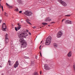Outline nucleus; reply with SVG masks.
I'll return each mask as SVG.
<instances>
[{"label": "nucleus", "instance_id": "obj_16", "mask_svg": "<svg viewBox=\"0 0 75 75\" xmlns=\"http://www.w3.org/2000/svg\"><path fill=\"white\" fill-rule=\"evenodd\" d=\"M42 24H43V25H47L48 23H46L43 22L42 23Z\"/></svg>", "mask_w": 75, "mask_h": 75}, {"label": "nucleus", "instance_id": "obj_4", "mask_svg": "<svg viewBox=\"0 0 75 75\" xmlns=\"http://www.w3.org/2000/svg\"><path fill=\"white\" fill-rule=\"evenodd\" d=\"M8 34H6L5 35V44L6 45H7V44H8V41H9V40H8Z\"/></svg>", "mask_w": 75, "mask_h": 75}, {"label": "nucleus", "instance_id": "obj_8", "mask_svg": "<svg viewBox=\"0 0 75 75\" xmlns=\"http://www.w3.org/2000/svg\"><path fill=\"white\" fill-rule=\"evenodd\" d=\"M51 21V19L50 18V17H47L45 19V22L47 21Z\"/></svg>", "mask_w": 75, "mask_h": 75}, {"label": "nucleus", "instance_id": "obj_42", "mask_svg": "<svg viewBox=\"0 0 75 75\" xmlns=\"http://www.w3.org/2000/svg\"><path fill=\"white\" fill-rule=\"evenodd\" d=\"M42 41H41L40 43V44H41V43H42Z\"/></svg>", "mask_w": 75, "mask_h": 75}, {"label": "nucleus", "instance_id": "obj_32", "mask_svg": "<svg viewBox=\"0 0 75 75\" xmlns=\"http://www.w3.org/2000/svg\"><path fill=\"white\" fill-rule=\"evenodd\" d=\"M33 28L34 29V28H36V27H35V26H34L33 27Z\"/></svg>", "mask_w": 75, "mask_h": 75}, {"label": "nucleus", "instance_id": "obj_35", "mask_svg": "<svg viewBox=\"0 0 75 75\" xmlns=\"http://www.w3.org/2000/svg\"><path fill=\"white\" fill-rule=\"evenodd\" d=\"M55 23V22H51V24H53V23Z\"/></svg>", "mask_w": 75, "mask_h": 75}, {"label": "nucleus", "instance_id": "obj_44", "mask_svg": "<svg viewBox=\"0 0 75 75\" xmlns=\"http://www.w3.org/2000/svg\"><path fill=\"white\" fill-rule=\"evenodd\" d=\"M48 26H49V27H50V25H48Z\"/></svg>", "mask_w": 75, "mask_h": 75}, {"label": "nucleus", "instance_id": "obj_18", "mask_svg": "<svg viewBox=\"0 0 75 75\" xmlns=\"http://www.w3.org/2000/svg\"><path fill=\"white\" fill-rule=\"evenodd\" d=\"M69 21V20H67L65 21V23L66 24H68V22Z\"/></svg>", "mask_w": 75, "mask_h": 75}, {"label": "nucleus", "instance_id": "obj_2", "mask_svg": "<svg viewBox=\"0 0 75 75\" xmlns=\"http://www.w3.org/2000/svg\"><path fill=\"white\" fill-rule=\"evenodd\" d=\"M51 37L49 36L47 37L45 43V45H50L51 44Z\"/></svg>", "mask_w": 75, "mask_h": 75}, {"label": "nucleus", "instance_id": "obj_23", "mask_svg": "<svg viewBox=\"0 0 75 75\" xmlns=\"http://www.w3.org/2000/svg\"><path fill=\"white\" fill-rule=\"evenodd\" d=\"M8 7H9V8H13V7H12V6H10V5L8 6Z\"/></svg>", "mask_w": 75, "mask_h": 75}, {"label": "nucleus", "instance_id": "obj_11", "mask_svg": "<svg viewBox=\"0 0 75 75\" xmlns=\"http://www.w3.org/2000/svg\"><path fill=\"white\" fill-rule=\"evenodd\" d=\"M7 28V26L6 25L5 23H4L2 25V28Z\"/></svg>", "mask_w": 75, "mask_h": 75}, {"label": "nucleus", "instance_id": "obj_17", "mask_svg": "<svg viewBox=\"0 0 75 75\" xmlns=\"http://www.w3.org/2000/svg\"><path fill=\"white\" fill-rule=\"evenodd\" d=\"M18 29L20 30L21 28V26H18L17 27Z\"/></svg>", "mask_w": 75, "mask_h": 75}, {"label": "nucleus", "instance_id": "obj_26", "mask_svg": "<svg viewBox=\"0 0 75 75\" xmlns=\"http://www.w3.org/2000/svg\"><path fill=\"white\" fill-rule=\"evenodd\" d=\"M15 11H18V8H16L15 9Z\"/></svg>", "mask_w": 75, "mask_h": 75}, {"label": "nucleus", "instance_id": "obj_41", "mask_svg": "<svg viewBox=\"0 0 75 75\" xmlns=\"http://www.w3.org/2000/svg\"><path fill=\"white\" fill-rule=\"evenodd\" d=\"M42 74V72H41V71L40 72V74Z\"/></svg>", "mask_w": 75, "mask_h": 75}, {"label": "nucleus", "instance_id": "obj_10", "mask_svg": "<svg viewBox=\"0 0 75 75\" xmlns=\"http://www.w3.org/2000/svg\"><path fill=\"white\" fill-rule=\"evenodd\" d=\"M44 67H45V69H49V67H48V65H47V64H45L44 65Z\"/></svg>", "mask_w": 75, "mask_h": 75}, {"label": "nucleus", "instance_id": "obj_27", "mask_svg": "<svg viewBox=\"0 0 75 75\" xmlns=\"http://www.w3.org/2000/svg\"><path fill=\"white\" fill-rule=\"evenodd\" d=\"M40 55L41 57H42V55H41V52H40Z\"/></svg>", "mask_w": 75, "mask_h": 75}, {"label": "nucleus", "instance_id": "obj_30", "mask_svg": "<svg viewBox=\"0 0 75 75\" xmlns=\"http://www.w3.org/2000/svg\"><path fill=\"white\" fill-rule=\"evenodd\" d=\"M28 34H29V35H31V33H30V32L28 33Z\"/></svg>", "mask_w": 75, "mask_h": 75}, {"label": "nucleus", "instance_id": "obj_31", "mask_svg": "<svg viewBox=\"0 0 75 75\" xmlns=\"http://www.w3.org/2000/svg\"><path fill=\"white\" fill-rule=\"evenodd\" d=\"M65 19H64L63 20H62V22L64 21V20H65Z\"/></svg>", "mask_w": 75, "mask_h": 75}, {"label": "nucleus", "instance_id": "obj_38", "mask_svg": "<svg viewBox=\"0 0 75 75\" xmlns=\"http://www.w3.org/2000/svg\"><path fill=\"white\" fill-rule=\"evenodd\" d=\"M1 21H1V20H0V23H1Z\"/></svg>", "mask_w": 75, "mask_h": 75}, {"label": "nucleus", "instance_id": "obj_13", "mask_svg": "<svg viewBox=\"0 0 75 75\" xmlns=\"http://www.w3.org/2000/svg\"><path fill=\"white\" fill-rule=\"evenodd\" d=\"M8 64L10 66L12 65V64L11 63V61L9 60L8 63Z\"/></svg>", "mask_w": 75, "mask_h": 75}, {"label": "nucleus", "instance_id": "obj_34", "mask_svg": "<svg viewBox=\"0 0 75 75\" xmlns=\"http://www.w3.org/2000/svg\"><path fill=\"white\" fill-rule=\"evenodd\" d=\"M26 30L27 32V33H28V30H27V29H26Z\"/></svg>", "mask_w": 75, "mask_h": 75}, {"label": "nucleus", "instance_id": "obj_40", "mask_svg": "<svg viewBox=\"0 0 75 75\" xmlns=\"http://www.w3.org/2000/svg\"><path fill=\"white\" fill-rule=\"evenodd\" d=\"M0 68H2V66H1L0 65Z\"/></svg>", "mask_w": 75, "mask_h": 75}, {"label": "nucleus", "instance_id": "obj_3", "mask_svg": "<svg viewBox=\"0 0 75 75\" xmlns=\"http://www.w3.org/2000/svg\"><path fill=\"white\" fill-rule=\"evenodd\" d=\"M24 14L27 16H30L33 14V13L30 11H26L24 12Z\"/></svg>", "mask_w": 75, "mask_h": 75}, {"label": "nucleus", "instance_id": "obj_39", "mask_svg": "<svg viewBox=\"0 0 75 75\" xmlns=\"http://www.w3.org/2000/svg\"><path fill=\"white\" fill-rule=\"evenodd\" d=\"M41 45H40V46L39 48H40V50H41Z\"/></svg>", "mask_w": 75, "mask_h": 75}, {"label": "nucleus", "instance_id": "obj_5", "mask_svg": "<svg viewBox=\"0 0 75 75\" xmlns=\"http://www.w3.org/2000/svg\"><path fill=\"white\" fill-rule=\"evenodd\" d=\"M58 1L60 3L62 4V5H63V6H64V7H66V6H67V4H66V3H65L64 1H62V0H58Z\"/></svg>", "mask_w": 75, "mask_h": 75}, {"label": "nucleus", "instance_id": "obj_19", "mask_svg": "<svg viewBox=\"0 0 75 75\" xmlns=\"http://www.w3.org/2000/svg\"><path fill=\"white\" fill-rule=\"evenodd\" d=\"M68 24H72V22H71V21H69V22L68 23Z\"/></svg>", "mask_w": 75, "mask_h": 75}, {"label": "nucleus", "instance_id": "obj_21", "mask_svg": "<svg viewBox=\"0 0 75 75\" xmlns=\"http://www.w3.org/2000/svg\"><path fill=\"white\" fill-rule=\"evenodd\" d=\"M26 22L27 23H28V24H31V23H30V22H29V21H28L26 20Z\"/></svg>", "mask_w": 75, "mask_h": 75}, {"label": "nucleus", "instance_id": "obj_45", "mask_svg": "<svg viewBox=\"0 0 75 75\" xmlns=\"http://www.w3.org/2000/svg\"><path fill=\"white\" fill-rule=\"evenodd\" d=\"M0 6H1V4H0Z\"/></svg>", "mask_w": 75, "mask_h": 75}, {"label": "nucleus", "instance_id": "obj_43", "mask_svg": "<svg viewBox=\"0 0 75 75\" xmlns=\"http://www.w3.org/2000/svg\"><path fill=\"white\" fill-rule=\"evenodd\" d=\"M2 9V10L3 11V10H4L3 9Z\"/></svg>", "mask_w": 75, "mask_h": 75}, {"label": "nucleus", "instance_id": "obj_20", "mask_svg": "<svg viewBox=\"0 0 75 75\" xmlns=\"http://www.w3.org/2000/svg\"><path fill=\"white\" fill-rule=\"evenodd\" d=\"M73 67V69H74V72H75V65H74Z\"/></svg>", "mask_w": 75, "mask_h": 75}, {"label": "nucleus", "instance_id": "obj_6", "mask_svg": "<svg viewBox=\"0 0 75 75\" xmlns=\"http://www.w3.org/2000/svg\"><path fill=\"white\" fill-rule=\"evenodd\" d=\"M63 33L61 31H59L57 34V37L58 38H60L62 35Z\"/></svg>", "mask_w": 75, "mask_h": 75}, {"label": "nucleus", "instance_id": "obj_25", "mask_svg": "<svg viewBox=\"0 0 75 75\" xmlns=\"http://www.w3.org/2000/svg\"><path fill=\"white\" fill-rule=\"evenodd\" d=\"M15 28L16 31H17L18 30H17V27H16Z\"/></svg>", "mask_w": 75, "mask_h": 75}, {"label": "nucleus", "instance_id": "obj_9", "mask_svg": "<svg viewBox=\"0 0 75 75\" xmlns=\"http://www.w3.org/2000/svg\"><path fill=\"white\" fill-rule=\"evenodd\" d=\"M72 55V52L71 51H70L67 54V56L68 57H70Z\"/></svg>", "mask_w": 75, "mask_h": 75}, {"label": "nucleus", "instance_id": "obj_33", "mask_svg": "<svg viewBox=\"0 0 75 75\" xmlns=\"http://www.w3.org/2000/svg\"><path fill=\"white\" fill-rule=\"evenodd\" d=\"M18 26H21V25H20L19 23H18Z\"/></svg>", "mask_w": 75, "mask_h": 75}, {"label": "nucleus", "instance_id": "obj_22", "mask_svg": "<svg viewBox=\"0 0 75 75\" xmlns=\"http://www.w3.org/2000/svg\"><path fill=\"white\" fill-rule=\"evenodd\" d=\"M67 16V17H69L71 16V15L70 14H68V15H67L65 16Z\"/></svg>", "mask_w": 75, "mask_h": 75}, {"label": "nucleus", "instance_id": "obj_14", "mask_svg": "<svg viewBox=\"0 0 75 75\" xmlns=\"http://www.w3.org/2000/svg\"><path fill=\"white\" fill-rule=\"evenodd\" d=\"M53 45L54 47H57V46H58V45H57V43H54L53 44Z\"/></svg>", "mask_w": 75, "mask_h": 75}, {"label": "nucleus", "instance_id": "obj_7", "mask_svg": "<svg viewBox=\"0 0 75 75\" xmlns=\"http://www.w3.org/2000/svg\"><path fill=\"white\" fill-rule=\"evenodd\" d=\"M19 64L18 62V61H16L14 65V67L15 68H16L18 67V65Z\"/></svg>", "mask_w": 75, "mask_h": 75}, {"label": "nucleus", "instance_id": "obj_46", "mask_svg": "<svg viewBox=\"0 0 75 75\" xmlns=\"http://www.w3.org/2000/svg\"><path fill=\"white\" fill-rule=\"evenodd\" d=\"M0 8H1V6H0Z\"/></svg>", "mask_w": 75, "mask_h": 75}, {"label": "nucleus", "instance_id": "obj_1", "mask_svg": "<svg viewBox=\"0 0 75 75\" xmlns=\"http://www.w3.org/2000/svg\"><path fill=\"white\" fill-rule=\"evenodd\" d=\"M18 35L20 38V42H21L22 43L21 46V47H22V48H25L27 46V44H26V42H24V39L23 38H26L28 35V34H25V33H23L21 34L18 33Z\"/></svg>", "mask_w": 75, "mask_h": 75}, {"label": "nucleus", "instance_id": "obj_12", "mask_svg": "<svg viewBox=\"0 0 75 75\" xmlns=\"http://www.w3.org/2000/svg\"><path fill=\"white\" fill-rule=\"evenodd\" d=\"M18 2L19 4H22V3H23V1H22V0H18Z\"/></svg>", "mask_w": 75, "mask_h": 75}, {"label": "nucleus", "instance_id": "obj_37", "mask_svg": "<svg viewBox=\"0 0 75 75\" xmlns=\"http://www.w3.org/2000/svg\"><path fill=\"white\" fill-rule=\"evenodd\" d=\"M1 8H2V9H3V6H1Z\"/></svg>", "mask_w": 75, "mask_h": 75}, {"label": "nucleus", "instance_id": "obj_15", "mask_svg": "<svg viewBox=\"0 0 75 75\" xmlns=\"http://www.w3.org/2000/svg\"><path fill=\"white\" fill-rule=\"evenodd\" d=\"M2 28V30H3V31H6V29H7V28Z\"/></svg>", "mask_w": 75, "mask_h": 75}, {"label": "nucleus", "instance_id": "obj_47", "mask_svg": "<svg viewBox=\"0 0 75 75\" xmlns=\"http://www.w3.org/2000/svg\"><path fill=\"white\" fill-rule=\"evenodd\" d=\"M1 0H0V1H1Z\"/></svg>", "mask_w": 75, "mask_h": 75}, {"label": "nucleus", "instance_id": "obj_36", "mask_svg": "<svg viewBox=\"0 0 75 75\" xmlns=\"http://www.w3.org/2000/svg\"><path fill=\"white\" fill-rule=\"evenodd\" d=\"M34 75H38L37 74L35 73L34 74Z\"/></svg>", "mask_w": 75, "mask_h": 75}, {"label": "nucleus", "instance_id": "obj_24", "mask_svg": "<svg viewBox=\"0 0 75 75\" xmlns=\"http://www.w3.org/2000/svg\"><path fill=\"white\" fill-rule=\"evenodd\" d=\"M5 15L6 16V17H7V16H7V13L6 12H5Z\"/></svg>", "mask_w": 75, "mask_h": 75}, {"label": "nucleus", "instance_id": "obj_28", "mask_svg": "<svg viewBox=\"0 0 75 75\" xmlns=\"http://www.w3.org/2000/svg\"><path fill=\"white\" fill-rule=\"evenodd\" d=\"M19 13H22V11H20L19 12Z\"/></svg>", "mask_w": 75, "mask_h": 75}, {"label": "nucleus", "instance_id": "obj_29", "mask_svg": "<svg viewBox=\"0 0 75 75\" xmlns=\"http://www.w3.org/2000/svg\"><path fill=\"white\" fill-rule=\"evenodd\" d=\"M6 5H7V6H10V5H8L7 3H6Z\"/></svg>", "mask_w": 75, "mask_h": 75}]
</instances>
